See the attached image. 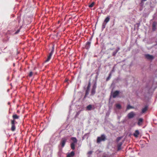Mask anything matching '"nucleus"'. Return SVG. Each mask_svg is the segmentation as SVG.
Instances as JSON below:
<instances>
[{"label":"nucleus","instance_id":"f257e3e1","mask_svg":"<svg viewBox=\"0 0 157 157\" xmlns=\"http://www.w3.org/2000/svg\"><path fill=\"white\" fill-rule=\"evenodd\" d=\"M105 136L103 135H102L101 137H98L97 142L98 143H99L101 141L105 140Z\"/></svg>","mask_w":157,"mask_h":157},{"label":"nucleus","instance_id":"f03ea898","mask_svg":"<svg viewBox=\"0 0 157 157\" xmlns=\"http://www.w3.org/2000/svg\"><path fill=\"white\" fill-rule=\"evenodd\" d=\"M145 56L147 59L149 60H151L153 59L154 58V57L153 56L148 54H146L145 55Z\"/></svg>","mask_w":157,"mask_h":157},{"label":"nucleus","instance_id":"7ed1b4c3","mask_svg":"<svg viewBox=\"0 0 157 157\" xmlns=\"http://www.w3.org/2000/svg\"><path fill=\"white\" fill-rule=\"evenodd\" d=\"M53 51H54V47H52V51L51 52V53H50L49 56H48V59L46 60V61H45L46 62H48V61H49L50 60V59H51V56H52V54L53 53Z\"/></svg>","mask_w":157,"mask_h":157},{"label":"nucleus","instance_id":"20e7f679","mask_svg":"<svg viewBox=\"0 0 157 157\" xmlns=\"http://www.w3.org/2000/svg\"><path fill=\"white\" fill-rule=\"evenodd\" d=\"M135 115V113L132 112L129 113L128 115V117L129 118H133Z\"/></svg>","mask_w":157,"mask_h":157},{"label":"nucleus","instance_id":"39448f33","mask_svg":"<svg viewBox=\"0 0 157 157\" xmlns=\"http://www.w3.org/2000/svg\"><path fill=\"white\" fill-rule=\"evenodd\" d=\"M119 94V92L117 91H115L112 94V96L113 98H115Z\"/></svg>","mask_w":157,"mask_h":157},{"label":"nucleus","instance_id":"423d86ee","mask_svg":"<svg viewBox=\"0 0 157 157\" xmlns=\"http://www.w3.org/2000/svg\"><path fill=\"white\" fill-rule=\"evenodd\" d=\"M66 141V140L64 139H63L61 142V145L62 147H63Z\"/></svg>","mask_w":157,"mask_h":157},{"label":"nucleus","instance_id":"0eeeda50","mask_svg":"<svg viewBox=\"0 0 157 157\" xmlns=\"http://www.w3.org/2000/svg\"><path fill=\"white\" fill-rule=\"evenodd\" d=\"M74 153L73 151H72L70 153L68 154L67 155V157H71L74 156Z\"/></svg>","mask_w":157,"mask_h":157},{"label":"nucleus","instance_id":"6e6552de","mask_svg":"<svg viewBox=\"0 0 157 157\" xmlns=\"http://www.w3.org/2000/svg\"><path fill=\"white\" fill-rule=\"evenodd\" d=\"M93 108V106L90 105H88L86 107L87 109L88 110H91Z\"/></svg>","mask_w":157,"mask_h":157},{"label":"nucleus","instance_id":"1a4fd4ad","mask_svg":"<svg viewBox=\"0 0 157 157\" xmlns=\"http://www.w3.org/2000/svg\"><path fill=\"white\" fill-rule=\"evenodd\" d=\"M139 134V131L136 130L135 131V132L134 134V136L136 137H138V135Z\"/></svg>","mask_w":157,"mask_h":157},{"label":"nucleus","instance_id":"9d476101","mask_svg":"<svg viewBox=\"0 0 157 157\" xmlns=\"http://www.w3.org/2000/svg\"><path fill=\"white\" fill-rule=\"evenodd\" d=\"M95 88H96V86L95 85H94L93 86V89L92 90V91H91L92 94L93 95L94 94V93H95Z\"/></svg>","mask_w":157,"mask_h":157},{"label":"nucleus","instance_id":"9b49d317","mask_svg":"<svg viewBox=\"0 0 157 157\" xmlns=\"http://www.w3.org/2000/svg\"><path fill=\"white\" fill-rule=\"evenodd\" d=\"M143 121V119L142 118H140L138 122V124L139 125H140L142 123Z\"/></svg>","mask_w":157,"mask_h":157},{"label":"nucleus","instance_id":"f8f14e48","mask_svg":"<svg viewBox=\"0 0 157 157\" xmlns=\"http://www.w3.org/2000/svg\"><path fill=\"white\" fill-rule=\"evenodd\" d=\"M71 140L73 141V142L72 143H74V144H76L77 143V140L74 137H72L71 138Z\"/></svg>","mask_w":157,"mask_h":157},{"label":"nucleus","instance_id":"ddd939ff","mask_svg":"<svg viewBox=\"0 0 157 157\" xmlns=\"http://www.w3.org/2000/svg\"><path fill=\"white\" fill-rule=\"evenodd\" d=\"M109 20V17H107L105 20L104 22L106 23L108 22Z\"/></svg>","mask_w":157,"mask_h":157},{"label":"nucleus","instance_id":"4468645a","mask_svg":"<svg viewBox=\"0 0 157 157\" xmlns=\"http://www.w3.org/2000/svg\"><path fill=\"white\" fill-rule=\"evenodd\" d=\"M75 144H74V143H72L71 144V147L72 149H75Z\"/></svg>","mask_w":157,"mask_h":157},{"label":"nucleus","instance_id":"2eb2a0df","mask_svg":"<svg viewBox=\"0 0 157 157\" xmlns=\"http://www.w3.org/2000/svg\"><path fill=\"white\" fill-rule=\"evenodd\" d=\"M147 110V107H145L144 108H143L142 110V113H145Z\"/></svg>","mask_w":157,"mask_h":157},{"label":"nucleus","instance_id":"dca6fc26","mask_svg":"<svg viewBox=\"0 0 157 157\" xmlns=\"http://www.w3.org/2000/svg\"><path fill=\"white\" fill-rule=\"evenodd\" d=\"M116 107L117 109H119L121 108V106L120 104H117L116 105Z\"/></svg>","mask_w":157,"mask_h":157},{"label":"nucleus","instance_id":"f3484780","mask_svg":"<svg viewBox=\"0 0 157 157\" xmlns=\"http://www.w3.org/2000/svg\"><path fill=\"white\" fill-rule=\"evenodd\" d=\"M15 129V127L14 124L12 125L11 127V130L12 131H14Z\"/></svg>","mask_w":157,"mask_h":157},{"label":"nucleus","instance_id":"a211bd4d","mask_svg":"<svg viewBox=\"0 0 157 157\" xmlns=\"http://www.w3.org/2000/svg\"><path fill=\"white\" fill-rule=\"evenodd\" d=\"M13 117L15 119H17L18 118V116L15 114L13 116Z\"/></svg>","mask_w":157,"mask_h":157},{"label":"nucleus","instance_id":"6ab92c4d","mask_svg":"<svg viewBox=\"0 0 157 157\" xmlns=\"http://www.w3.org/2000/svg\"><path fill=\"white\" fill-rule=\"evenodd\" d=\"M94 2H92L91 4L89 5V7H92L94 5Z\"/></svg>","mask_w":157,"mask_h":157},{"label":"nucleus","instance_id":"aec40b11","mask_svg":"<svg viewBox=\"0 0 157 157\" xmlns=\"http://www.w3.org/2000/svg\"><path fill=\"white\" fill-rule=\"evenodd\" d=\"M132 108V107L130 106V105H128L127 107V109H128L131 108Z\"/></svg>","mask_w":157,"mask_h":157},{"label":"nucleus","instance_id":"412c9836","mask_svg":"<svg viewBox=\"0 0 157 157\" xmlns=\"http://www.w3.org/2000/svg\"><path fill=\"white\" fill-rule=\"evenodd\" d=\"M33 74V72H30L29 75V76L30 77Z\"/></svg>","mask_w":157,"mask_h":157},{"label":"nucleus","instance_id":"4be33fe9","mask_svg":"<svg viewBox=\"0 0 157 157\" xmlns=\"http://www.w3.org/2000/svg\"><path fill=\"white\" fill-rule=\"evenodd\" d=\"M153 29L154 30L155 29V26L154 24H153Z\"/></svg>","mask_w":157,"mask_h":157},{"label":"nucleus","instance_id":"5701e85b","mask_svg":"<svg viewBox=\"0 0 157 157\" xmlns=\"http://www.w3.org/2000/svg\"><path fill=\"white\" fill-rule=\"evenodd\" d=\"M14 122H15V121L14 120H13L12 121L11 123H12V125L14 124Z\"/></svg>","mask_w":157,"mask_h":157},{"label":"nucleus","instance_id":"b1692460","mask_svg":"<svg viewBox=\"0 0 157 157\" xmlns=\"http://www.w3.org/2000/svg\"><path fill=\"white\" fill-rule=\"evenodd\" d=\"M90 87V84H89L88 86V87H87V90H88L89 89V88Z\"/></svg>","mask_w":157,"mask_h":157},{"label":"nucleus","instance_id":"393cba45","mask_svg":"<svg viewBox=\"0 0 157 157\" xmlns=\"http://www.w3.org/2000/svg\"><path fill=\"white\" fill-rule=\"evenodd\" d=\"M91 153H92V152H91V151H89V152H88V153L89 154H91Z\"/></svg>","mask_w":157,"mask_h":157},{"label":"nucleus","instance_id":"a878e982","mask_svg":"<svg viewBox=\"0 0 157 157\" xmlns=\"http://www.w3.org/2000/svg\"><path fill=\"white\" fill-rule=\"evenodd\" d=\"M147 0H142V2H144L146 1Z\"/></svg>","mask_w":157,"mask_h":157},{"label":"nucleus","instance_id":"bb28decb","mask_svg":"<svg viewBox=\"0 0 157 157\" xmlns=\"http://www.w3.org/2000/svg\"><path fill=\"white\" fill-rule=\"evenodd\" d=\"M119 140H120V139H121V137H119Z\"/></svg>","mask_w":157,"mask_h":157},{"label":"nucleus","instance_id":"cd10ccee","mask_svg":"<svg viewBox=\"0 0 157 157\" xmlns=\"http://www.w3.org/2000/svg\"><path fill=\"white\" fill-rule=\"evenodd\" d=\"M88 93H87V92H86V94H87Z\"/></svg>","mask_w":157,"mask_h":157},{"label":"nucleus","instance_id":"c85d7f7f","mask_svg":"<svg viewBox=\"0 0 157 157\" xmlns=\"http://www.w3.org/2000/svg\"><path fill=\"white\" fill-rule=\"evenodd\" d=\"M18 32H17L16 33H18Z\"/></svg>","mask_w":157,"mask_h":157}]
</instances>
